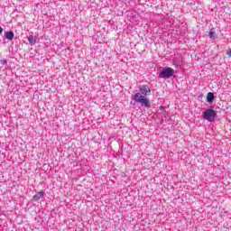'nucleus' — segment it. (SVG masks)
I'll return each mask as SVG.
<instances>
[{"label": "nucleus", "instance_id": "obj_8", "mask_svg": "<svg viewBox=\"0 0 231 231\" xmlns=\"http://www.w3.org/2000/svg\"><path fill=\"white\" fill-rule=\"evenodd\" d=\"M215 35L216 32H214V30L211 29L208 34L209 39H214Z\"/></svg>", "mask_w": 231, "mask_h": 231}, {"label": "nucleus", "instance_id": "obj_5", "mask_svg": "<svg viewBox=\"0 0 231 231\" xmlns=\"http://www.w3.org/2000/svg\"><path fill=\"white\" fill-rule=\"evenodd\" d=\"M5 39H7V41H12L14 39V32H12V31L5 32Z\"/></svg>", "mask_w": 231, "mask_h": 231}, {"label": "nucleus", "instance_id": "obj_1", "mask_svg": "<svg viewBox=\"0 0 231 231\" xmlns=\"http://www.w3.org/2000/svg\"><path fill=\"white\" fill-rule=\"evenodd\" d=\"M149 95H151V88L147 85H141L139 86V92L133 96V100L144 107H151V101L147 98Z\"/></svg>", "mask_w": 231, "mask_h": 231}, {"label": "nucleus", "instance_id": "obj_3", "mask_svg": "<svg viewBox=\"0 0 231 231\" xmlns=\"http://www.w3.org/2000/svg\"><path fill=\"white\" fill-rule=\"evenodd\" d=\"M171 77H174V69L171 67L163 69L159 73V79H171Z\"/></svg>", "mask_w": 231, "mask_h": 231}, {"label": "nucleus", "instance_id": "obj_9", "mask_svg": "<svg viewBox=\"0 0 231 231\" xmlns=\"http://www.w3.org/2000/svg\"><path fill=\"white\" fill-rule=\"evenodd\" d=\"M1 63L4 64V65H5V64H8V61H7L6 60H3L1 61Z\"/></svg>", "mask_w": 231, "mask_h": 231}, {"label": "nucleus", "instance_id": "obj_6", "mask_svg": "<svg viewBox=\"0 0 231 231\" xmlns=\"http://www.w3.org/2000/svg\"><path fill=\"white\" fill-rule=\"evenodd\" d=\"M28 41H29V44H30L31 46H34V44L37 42V39H35V38L33 37V35H30V36L28 37Z\"/></svg>", "mask_w": 231, "mask_h": 231}, {"label": "nucleus", "instance_id": "obj_7", "mask_svg": "<svg viewBox=\"0 0 231 231\" xmlns=\"http://www.w3.org/2000/svg\"><path fill=\"white\" fill-rule=\"evenodd\" d=\"M207 102H214V93L208 92L207 96Z\"/></svg>", "mask_w": 231, "mask_h": 231}, {"label": "nucleus", "instance_id": "obj_10", "mask_svg": "<svg viewBox=\"0 0 231 231\" xmlns=\"http://www.w3.org/2000/svg\"><path fill=\"white\" fill-rule=\"evenodd\" d=\"M226 53H227L228 57H231V50H228Z\"/></svg>", "mask_w": 231, "mask_h": 231}, {"label": "nucleus", "instance_id": "obj_11", "mask_svg": "<svg viewBox=\"0 0 231 231\" xmlns=\"http://www.w3.org/2000/svg\"><path fill=\"white\" fill-rule=\"evenodd\" d=\"M3 33V27L0 26V35Z\"/></svg>", "mask_w": 231, "mask_h": 231}, {"label": "nucleus", "instance_id": "obj_2", "mask_svg": "<svg viewBox=\"0 0 231 231\" xmlns=\"http://www.w3.org/2000/svg\"><path fill=\"white\" fill-rule=\"evenodd\" d=\"M216 116H217V112L212 108H208L202 114V118L204 120H208V122H214L216 120Z\"/></svg>", "mask_w": 231, "mask_h": 231}, {"label": "nucleus", "instance_id": "obj_4", "mask_svg": "<svg viewBox=\"0 0 231 231\" xmlns=\"http://www.w3.org/2000/svg\"><path fill=\"white\" fill-rule=\"evenodd\" d=\"M44 198V193L42 191H39L36 195L33 196L34 201H39V199Z\"/></svg>", "mask_w": 231, "mask_h": 231}]
</instances>
